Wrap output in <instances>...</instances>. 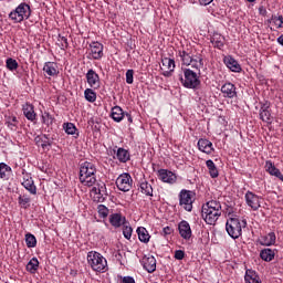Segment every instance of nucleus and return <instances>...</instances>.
Here are the masks:
<instances>
[{
    "label": "nucleus",
    "mask_w": 283,
    "mask_h": 283,
    "mask_svg": "<svg viewBox=\"0 0 283 283\" xmlns=\"http://www.w3.org/2000/svg\"><path fill=\"white\" fill-rule=\"evenodd\" d=\"M221 93L223 94L224 98H235L238 96L235 85H233L231 82H228L221 86Z\"/></svg>",
    "instance_id": "nucleus-17"
},
{
    "label": "nucleus",
    "mask_w": 283,
    "mask_h": 283,
    "mask_svg": "<svg viewBox=\"0 0 283 283\" xmlns=\"http://www.w3.org/2000/svg\"><path fill=\"white\" fill-rule=\"evenodd\" d=\"M213 0H199L200 6H209Z\"/></svg>",
    "instance_id": "nucleus-54"
},
{
    "label": "nucleus",
    "mask_w": 283,
    "mask_h": 283,
    "mask_svg": "<svg viewBox=\"0 0 283 283\" xmlns=\"http://www.w3.org/2000/svg\"><path fill=\"white\" fill-rule=\"evenodd\" d=\"M179 233L184 240H190L191 239V226H189V222L181 221L179 223Z\"/></svg>",
    "instance_id": "nucleus-24"
},
{
    "label": "nucleus",
    "mask_w": 283,
    "mask_h": 283,
    "mask_svg": "<svg viewBox=\"0 0 283 283\" xmlns=\"http://www.w3.org/2000/svg\"><path fill=\"white\" fill-rule=\"evenodd\" d=\"M201 216L207 224H216L222 216V205L216 200L208 201L202 206Z\"/></svg>",
    "instance_id": "nucleus-1"
},
{
    "label": "nucleus",
    "mask_w": 283,
    "mask_h": 283,
    "mask_svg": "<svg viewBox=\"0 0 283 283\" xmlns=\"http://www.w3.org/2000/svg\"><path fill=\"white\" fill-rule=\"evenodd\" d=\"M249 1V3H253L255 0H248Z\"/></svg>",
    "instance_id": "nucleus-59"
},
{
    "label": "nucleus",
    "mask_w": 283,
    "mask_h": 283,
    "mask_svg": "<svg viewBox=\"0 0 283 283\" xmlns=\"http://www.w3.org/2000/svg\"><path fill=\"white\" fill-rule=\"evenodd\" d=\"M6 65L10 70V72H14V70L19 69V62H17V60L12 57L7 59Z\"/></svg>",
    "instance_id": "nucleus-45"
},
{
    "label": "nucleus",
    "mask_w": 283,
    "mask_h": 283,
    "mask_svg": "<svg viewBox=\"0 0 283 283\" xmlns=\"http://www.w3.org/2000/svg\"><path fill=\"white\" fill-rule=\"evenodd\" d=\"M242 227H247V221H240L238 218H230L226 223V231L230 238L238 240L242 235Z\"/></svg>",
    "instance_id": "nucleus-5"
},
{
    "label": "nucleus",
    "mask_w": 283,
    "mask_h": 283,
    "mask_svg": "<svg viewBox=\"0 0 283 283\" xmlns=\"http://www.w3.org/2000/svg\"><path fill=\"white\" fill-rule=\"evenodd\" d=\"M97 213L99 218H107L109 216V209L104 205H99L97 206Z\"/></svg>",
    "instance_id": "nucleus-47"
},
{
    "label": "nucleus",
    "mask_w": 283,
    "mask_h": 283,
    "mask_svg": "<svg viewBox=\"0 0 283 283\" xmlns=\"http://www.w3.org/2000/svg\"><path fill=\"white\" fill-rule=\"evenodd\" d=\"M163 235H171V229L169 227H165L163 229Z\"/></svg>",
    "instance_id": "nucleus-53"
},
{
    "label": "nucleus",
    "mask_w": 283,
    "mask_h": 283,
    "mask_svg": "<svg viewBox=\"0 0 283 283\" xmlns=\"http://www.w3.org/2000/svg\"><path fill=\"white\" fill-rule=\"evenodd\" d=\"M244 280L245 283H262V281H260V276L251 270H247Z\"/></svg>",
    "instance_id": "nucleus-36"
},
{
    "label": "nucleus",
    "mask_w": 283,
    "mask_h": 283,
    "mask_svg": "<svg viewBox=\"0 0 283 283\" xmlns=\"http://www.w3.org/2000/svg\"><path fill=\"white\" fill-rule=\"evenodd\" d=\"M15 10L19 12L20 17L24 19H30V14H31L30 4L20 3Z\"/></svg>",
    "instance_id": "nucleus-34"
},
{
    "label": "nucleus",
    "mask_w": 283,
    "mask_h": 283,
    "mask_svg": "<svg viewBox=\"0 0 283 283\" xmlns=\"http://www.w3.org/2000/svg\"><path fill=\"white\" fill-rule=\"evenodd\" d=\"M21 185L27 191H29V193H31V196H36V185H34V179H32V175L25 171V169H22Z\"/></svg>",
    "instance_id": "nucleus-10"
},
{
    "label": "nucleus",
    "mask_w": 283,
    "mask_h": 283,
    "mask_svg": "<svg viewBox=\"0 0 283 283\" xmlns=\"http://www.w3.org/2000/svg\"><path fill=\"white\" fill-rule=\"evenodd\" d=\"M126 222L127 219H125V217H123L120 213H113L109 216V223L112 227H115V229L123 227Z\"/></svg>",
    "instance_id": "nucleus-20"
},
{
    "label": "nucleus",
    "mask_w": 283,
    "mask_h": 283,
    "mask_svg": "<svg viewBox=\"0 0 283 283\" xmlns=\"http://www.w3.org/2000/svg\"><path fill=\"white\" fill-rule=\"evenodd\" d=\"M120 283H136L133 276H124Z\"/></svg>",
    "instance_id": "nucleus-52"
},
{
    "label": "nucleus",
    "mask_w": 283,
    "mask_h": 283,
    "mask_svg": "<svg viewBox=\"0 0 283 283\" xmlns=\"http://www.w3.org/2000/svg\"><path fill=\"white\" fill-rule=\"evenodd\" d=\"M86 81L92 90H98L101 87V76L92 69L86 73Z\"/></svg>",
    "instance_id": "nucleus-12"
},
{
    "label": "nucleus",
    "mask_w": 283,
    "mask_h": 283,
    "mask_svg": "<svg viewBox=\"0 0 283 283\" xmlns=\"http://www.w3.org/2000/svg\"><path fill=\"white\" fill-rule=\"evenodd\" d=\"M185 259V251L176 250L175 251V260H184Z\"/></svg>",
    "instance_id": "nucleus-50"
},
{
    "label": "nucleus",
    "mask_w": 283,
    "mask_h": 283,
    "mask_svg": "<svg viewBox=\"0 0 283 283\" xmlns=\"http://www.w3.org/2000/svg\"><path fill=\"white\" fill-rule=\"evenodd\" d=\"M22 112L25 118L31 120V123H34V120H36V113L34 112V106L32 104H24L22 106Z\"/></svg>",
    "instance_id": "nucleus-21"
},
{
    "label": "nucleus",
    "mask_w": 283,
    "mask_h": 283,
    "mask_svg": "<svg viewBox=\"0 0 283 283\" xmlns=\"http://www.w3.org/2000/svg\"><path fill=\"white\" fill-rule=\"evenodd\" d=\"M265 171L270 174V176H274V178H279L283 182V175L277 167H275V164L271 160L265 161Z\"/></svg>",
    "instance_id": "nucleus-19"
},
{
    "label": "nucleus",
    "mask_w": 283,
    "mask_h": 283,
    "mask_svg": "<svg viewBox=\"0 0 283 283\" xmlns=\"http://www.w3.org/2000/svg\"><path fill=\"white\" fill-rule=\"evenodd\" d=\"M277 242V237L275 235V232H269L265 235H261L259 239V244L261 247H275Z\"/></svg>",
    "instance_id": "nucleus-15"
},
{
    "label": "nucleus",
    "mask_w": 283,
    "mask_h": 283,
    "mask_svg": "<svg viewBox=\"0 0 283 283\" xmlns=\"http://www.w3.org/2000/svg\"><path fill=\"white\" fill-rule=\"evenodd\" d=\"M30 202H32V199L29 195H20L18 197V205L21 209H29Z\"/></svg>",
    "instance_id": "nucleus-38"
},
{
    "label": "nucleus",
    "mask_w": 283,
    "mask_h": 283,
    "mask_svg": "<svg viewBox=\"0 0 283 283\" xmlns=\"http://www.w3.org/2000/svg\"><path fill=\"white\" fill-rule=\"evenodd\" d=\"M260 118L263 123H271L273 120V116H271V108L269 104H263L260 109Z\"/></svg>",
    "instance_id": "nucleus-25"
},
{
    "label": "nucleus",
    "mask_w": 283,
    "mask_h": 283,
    "mask_svg": "<svg viewBox=\"0 0 283 283\" xmlns=\"http://www.w3.org/2000/svg\"><path fill=\"white\" fill-rule=\"evenodd\" d=\"M137 235L139 242H143L144 244H147L151 239V235H149V231H147V228L145 227L137 228Z\"/></svg>",
    "instance_id": "nucleus-29"
},
{
    "label": "nucleus",
    "mask_w": 283,
    "mask_h": 283,
    "mask_svg": "<svg viewBox=\"0 0 283 283\" xmlns=\"http://www.w3.org/2000/svg\"><path fill=\"white\" fill-rule=\"evenodd\" d=\"M25 243L28 249H34V247H36V237H34L32 233H27Z\"/></svg>",
    "instance_id": "nucleus-42"
},
{
    "label": "nucleus",
    "mask_w": 283,
    "mask_h": 283,
    "mask_svg": "<svg viewBox=\"0 0 283 283\" xmlns=\"http://www.w3.org/2000/svg\"><path fill=\"white\" fill-rule=\"evenodd\" d=\"M134 185V179H132V175L128 172H124L119 175L116 179V187L119 189V191H130L132 187Z\"/></svg>",
    "instance_id": "nucleus-9"
},
{
    "label": "nucleus",
    "mask_w": 283,
    "mask_h": 283,
    "mask_svg": "<svg viewBox=\"0 0 283 283\" xmlns=\"http://www.w3.org/2000/svg\"><path fill=\"white\" fill-rule=\"evenodd\" d=\"M27 271H29V273H36V271H39V259L32 258L27 264Z\"/></svg>",
    "instance_id": "nucleus-40"
},
{
    "label": "nucleus",
    "mask_w": 283,
    "mask_h": 283,
    "mask_svg": "<svg viewBox=\"0 0 283 283\" xmlns=\"http://www.w3.org/2000/svg\"><path fill=\"white\" fill-rule=\"evenodd\" d=\"M9 19L15 21V23H21V21L24 20V18L21 17L20 12L17 9L9 13Z\"/></svg>",
    "instance_id": "nucleus-46"
},
{
    "label": "nucleus",
    "mask_w": 283,
    "mask_h": 283,
    "mask_svg": "<svg viewBox=\"0 0 283 283\" xmlns=\"http://www.w3.org/2000/svg\"><path fill=\"white\" fill-rule=\"evenodd\" d=\"M276 42L279 43V45H282L283 48V34H281L277 39Z\"/></svg>",
    "instance_id": "nucleus-56"
},
{
    "label": "nucleus",
    "mask_w": 283,
    "mask_h": 283,
    "mask_svg": "<svg viewBox=\"0 0 283 283\" xmlns=\"http://www.w3.org/2000/svg\"><path fill=\"white\" fill-rule=\"evenodd\" d=\"M276 28L282 29V23L279 21L276 23H273Z\"/></svg>",
    "instance_id": "nucleus-57"
},
{
    "label": "nucleus",
    "mask_w": 283,
    "mask_h": 283,
    "mask_svg": "<svg viewBox=\"0 0 283 283\" xmlns=\"http://www.w3.org/2000/svg\"><path fill=\"white\" fill-rule=\"evenodd\" d=\"M84 96H85L86 101H88V103L96 102V92H94V90H92V88H86L84 91Z\"/></svg>",
    "instance_id": "nucleus-43"
},
{
    "label": "nucleus",
    "mask_w": 283,
    "mask_h": 283,
    "mask_svg": "<svg viewBox=\"0 0 283 283\" xmlns=\"http://www.w3.org/2000/svg\"><path fill=\"white\" fill-rule=\"evenodd\" d=\"M161 71H163V76H166V78H169L171 74H174V71L176 70V61L171 57H164L161 60Z\"/></svg>",
    "instance_id": "nucleus-11"
},
{
    "label": "nucleus",
    "mask_w": 283,
    "mask_h": 283,
    "mask_svg": "<svg viewBox=\"0 0 283 283\" xmlns=\"http://www.w3.org/2000/svg\"><path fill=\"white\" fill-rule=\"evenodd\" d=\"M104 46L101 42H92L90 44V54L94 61H101L103 59Z\"/></svg>",
    "instance_id": "nucleus-13"
},
{
    "label": "nucleus",
    "mask_w": 283,
    "mask_h": 283,
    "mask_svg": "<svg viewBox=\"0 0 283 283\" xmlns=\"http://www.w3.org/2000/svg\"><path fill=\"white\" fill-rule=\"evenodd\" d=\"M142 264L148 273H154L156 271V258L154 255H144L142 259Z\"/></svg>",
    "instance_id": "nucleus-16"
},
{
    "label": "nucleus",
    "mask_w": 283,
    "mask_h": 283,
    "mask_svg": "<svg viewBox=\"0 0 283 283\" xmlns=\"http://www.w3.org/2000/svg\"><path fill=\"white\" fill-rule=\"evenodd\" d=\"M139 188L142 193H145V196H154V188L149 185V182H147V180H142Z\"/></svg>",
    "instance_id": "nucleus-37"
},
{
    "label": "nucleus",
    "mask_w": 283,
    "mask_h": 283,
    "mask_svg": "<svg viewBox=\"0 0 283 283\" xmlns=\"http://www.w3.org/2000/svg\"><path fill=\"white\" fill-rule=\"evenodd\" d=\"M184 76L179 75V80L181 81V84L184 87H187L188 90H196L198 85H200V77H198V73L193 72L190 69L184 70Z\"/></svg>",
    "instance_id": "nucleus-6"
},
{
    "label": "nucleus",
    "mask_w": 283,
    "mask_h": 283,
    "mask_svg": "<svg viewBox=\"0 0 283 283\" xmlns=\"http://www.w3.org/2000/svg\"><path fill=\"white\" fill-rule=\"evenodd\" d=\"M11 174H12V167H10L6 163H0V178L2 180H8Z\"/></svg>",
    "instance_id": "nucleus-33"
},
{
    "label": "nucleus",
    "mask_w": 283,
    "mask_h": 283,
    "mask_svg": "<svg viewBox=\"0 0 283 283\" xmlns=\"http://www.w3.org/2000/svg\"><path fill=\"white\" fill-rule=\"evenodd\" d=\"M196 198V192L190 190H181L179 193V205L185 209V211L193 210V200Z\"/></svg>",
    "instance_id": "nucleus-7"
},
{
    "label": "nucleus",
    "mask_w": 283,
    "mask_h": 283,
    "mask_svg": "<svg viewBox=\"0 0 283 283\" xmlns=\"http://www.w3.org/2000/svg\"><path fill=\"white\" fill-rule=\"evenodd\" d=\"M42 123L46 125V127H50V125H53L54 123V116H52L50 113L44 112L42 114Z\"/></svg>",
    "instance_id": "nucleus-44"
},
{
    "label": "nucleus",
    "mask_w": 283,
    "mask_h": 283,
    "mask_svg": "<svg viewBox=\"0 0 283 283\" xmlns=\"http://www.w3.org/2000/svg\"><path fill=\"white\" fill-rule=\"evenodd\" d=\"M260 258L264 262H272V260L275 259V250H273L271 248H265V249L261 250Z\"/></svg>",
    "instance_id": "nucleus-28"
},
{
    "label": "nucleus",
    "mask_w": 283,
    "mask_h": 283,
    "mask_svg": "<svg viewBox=\"0 0 283 283\" xmlns=\"http://www.w3.org/2000/svg\"><path fill=\"white\" fill-rule=\"evenodd\" d=\"M107 186H105V182L97 184L91 190V197L94 202H105V200H107Z\"/></svg>",
    "instance_id": "nucleus-8"
},
{
    "label": "nucleus",
    "mask_w": 283,
    "mask_h": 283,
    "mask_svg": "<svg viewBox=\"0 0 283 283\" xmlns=\"http://www.w3.org/2000/svg\"><path fill=\"white\" fill-rule=\"evenodd\" d=\"M126 116H127V118H128V123H132V122H133V119H132V115L126 114Z\"/></svg>",
    "instance_id": "nucleus-58"
},
{
    "label": "nucleus",
    "mask_w": 283,
    "mask_h": 283,
    "mask_svg": "<svg viewBox=\"0 0 283 283\" xmlns=\"http://www.w3.org/2000/svg\"><path fill=\"white\" fill-rule=\"evenodd\" d=\"M63 129L65 134H69L70 136H74V138H78V129L76 128V125L72 123H64Z\"/></svg>",
    "instance_id": "nucleus-35"
},
{
    "label": "nucleus",
    "mask_w": 283,
    "mask_h": 283,
    "mask_svg": "<svg viewBox=\"0 0 283 283\" xmlns=\"http://www.w3.org/2000/svg\"><path fill=\"white\" fill-rule=\"evenodd\" d=\"M6 125L9 127V129H11V132H17V125H19L17 116L8 117Z\"/></svg>",
    "instance_id": "nucleus-41"
},
{
    "label": "nucleus",
    "mask_w": 283,
    "mask_h": 283,
    "mask_svg": "<svg viewBox=\"0 0 283 283\" xmlns=\"http://www.w3.org/2000/svg\"><path fill=\"white\" fill-rule=\"evenodd\" d=\"M56 63L46 62L43 66V72L48 74V76H56L59 71L56 70Z\"/></svg>",
    "instance_id": "nucleus-32"
},
{
    "label": "nucleus",
    "mask_w": 283,
    "mask_h": 283,
    "mask_svg": "<svg viewBox=\"0 0 283 283\" xmlns=\"http://www.w3.org/2000/svg\"><path fill=\"white\" fill-rule=\"evenodd\" d=\"M35 144L38 147H42V149H50L52 147V140H50L48 135L36 136Z\"/></svg>",
    "instance_id": "nucleus-26"
},
{
    "label": "nucleus",
    "mask_w": 283,
    "mask_h": 283,
    "mask_svg": "<svg viewBox=\"0 0 283 283\" xmlns=\"http://www.w3.org/2000/svg\"><path fill=\"white\" fill-rule=\"evenodd\" d=\"M114 154H116V159L119 160L120 163H128L129 158H130V154L129 150L125 149V148H117L114 149Z\"/></svg>",
    "instance_id": "nucleus-27"
},
{
    "label": "nucleus",
    "mask_w": 283,
    "mask_h": 283,
    "mask_svg": "<svg viewBox=\"0 0 283 283\" xmlns=\"http://www.w3.org/2000/svg\"><path fill=\"white\" fill-rule=\"evenodd\" d=\"M210 41L218 50H222V48H224V36L220 33H213Z\"/></svg>",
    "instance_id": "nucleus-30"
},
{
    "label": "nucleus",
    "mask_w": 283,
    "mask_h": 283,
    "mask_svg": "<svg viewBox=\"0 0 283 283\" xmlns=\"http://www.w3.org/2000/svg\"><path fill=\"white\" fill-rule=\"evenodd\" d=\"M178 56L180 57L182 65H191L195 70H202V67H205L202 56L198 54L193 55L189 49L179 51Z\"/></svg>",
    "instance_id": "nucleus-4"
},
{
    "label": "nucleus",
    "mask_w": 283,
    "mask_h": 283,
    "mask_svg": "<svg viewBox=\"0 0 283 283\" xmlns=\"http://www.w3.org/2000/svg\"><path fill=\"white\" fill-rule=\"evenodd\" d=\"M245 201L248 207H251L253 211H258L260 209V197L251 191L245 193Z\"/></svg>",
    "instance_id": "nucleus-14"
},
{
    "label": "nucleus",
    "mask_w": 283,
    "mask_h": 283,
    "mask_svg": "<svg viewBox=\"0 0 283 283\" xmlns=\"http://www.w3.org/2000/svg\"><path fill=\"white\" fill-rule=\"evenodd\" d=\"M158 177L159 180H161L163 182H167L168 185H174V182H176V174L167 169L158 170Z\"/></svg>",
    "instance_id": "nucleus-18"
},
{
    "label": "nucleus",
    "mask_w": 283,
    "mask_h": 283,
    "mask_svg": "<svg viewBox=\"0 0 283 283\" xmlns=\"http://www.w3.org/2000/svg\"><path fill=\"white\" fill-rule=\"evenodd\" d=\"M206 166L208 168L209 175L212 178H218V176H220V174L218 172V167H216V164L213 163V160L208 159L206 161Z\"/></svg>",
    "instance_id": "nucleus-39"
},
{
    "label": "nucleus",
    "mask_w": 283,
    "mask_h": 283,
    "mask_svg": "<svg viewBox=\"0 0 283 283\" xmlns=\"http://www.w3.org/2000/svg\"><path fill=\"white\" fill-rule=\"evenodd\" d=\"M111 116L115 123H120L125 118V112H123L120 106H115L112 108Z\"/></svg>",
    "instance_id": "nucleus-31"
},
{
    "label": "nucleus",
    "mask_w": 283,
    "mask_h": 283,
    "mask_svg": "<svg viewBox=\"0 0 283 283\" xmlns=\"http://www.w3.org/2000/svg\"><path fill=\"white\" fill-rule=\"evenodd\" d=\"M80 182L84 187H94L96 185V166L93 163H82L80 167Z\"/></svg>",
    "instance_id": "nucleus-2"
},
{
    "label": "nucleus",
    "mask_w": 283,
    "mask_h": 283,
    "mask_svg": "<svg viewBox=\"0 0 283 283\" xmlns=\"http://www.w3.org/2000/svg\"><path fill=\"white\" fill-rule=\"evenodd\" d=\"M199 151L203 154H212L213 153V143L209 142V139H199L198 140Z\"/></svg>",
    "instance_id": "nucleus-23"
},
{
    "label": "nucleus",
    "mask_w": 283,
    "mask_h": 283,
    "mask_svg": "<svg viewBox=\"0 0 283 283\" xmlns=\"http://www.w3.org/2000/svg\"><path fill=\"white\" fill-rule=\"evenodd\" d=\"M87 264L91 266L92 271H95V273H105L107 271V259L103 256V254L91 251L87 253L86 256Z\"/></svg>",
    "instance_id": "nucleus-3"
},
{
    "label": "nucleus",
    "mask_w": 283,
    "mask_h": 283,
    "mask_svg": "<svg viewBox=\"0 0 283 283\" xmlns=\"http://www.w3.org/2000/svg\"><path fill=\"white\" fill-rule=\"evenodd\" d=\"M61 41H62V48H67V38L65 36H61Z\"/></svg>",
    "instance_id": "nucleus-55"
},
{
    "label": "nucleus",
    "mask_w": 283,
    "mask_h": 283,
    "mask_svg": "<svg viewBox=\"0 0 283 283\" xmlns=\"http://www.w3.org/2000/svg\"><path fill=\"white\" fill-rule=\"evenodd\" d=\"M123 235L124 238H126V240H132V233L134 232V229H132L130 226H127L126 223H124L123 226Z\"/></svg>",
    "instance_id": "nucleus-48"
},
{
    "label": "nucleus",
    "mask_w": 283,
    "mask_h": 283,
    "mask_svg": "<svg viewBox=\"0 0 283 283\" xmlns=\"http://www.w3.org/2000/svg\"><path fill=\"white\" fill-rule=\"evenodd\" d=\"M223 62L231 72H242V66H240V63H238L232 56H226Z\"/></svg>",
    "instance_id": "nucleus-22"
},
{
    "label": "nucleus",
    "mask_w": 283,
    "mask_h": 283,
    "mask_svg": "<svg viewBox=\"0 0 283 283\" xmlns=\"http://www.w3.org/2000/svg\"><path fill=\"white\" fill-rule=\"evenodd\" d=\"M280 22L281 25H283V17L282 15H273L272 19H271V23H277Z\"/></svg>",
    "instance_id": "nucleus-51"
},
{
    "label": "nucleus",
    "mask_w": 283,
    "mask_h": 283,
    "mask_svg": "<svg viewBox=\"0 0 283 283\" xmlns=\"http://www.w3.org/2000/svg\"><path fill=\"white\" fill-rule=\"evenodd\" d=\"M126 83L128 85H132V83H134V70L126 71Z\"/></svg>",
    "instance_id": "nucleus-49"
}]
</instances>
